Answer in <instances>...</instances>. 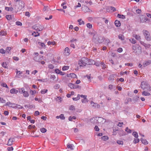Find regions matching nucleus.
Here are the masks:
<instances>
[{"label": "nucleus", "instance_id": "obj_1", "mask_svg": "<svg viewBox=\"0 0 151 151\" xmlns=\"http://www.w3.org/2000/svg\"><path fill=\"white\" fill-rule=\"evenodd\" d=\"M78 64L80 66H84L86 64L90 65L91 63H89L88 58L84 57L79 60Z\"/></svg>", "mask_w": 151, "mask_h": 151}, {"label": "nucleus", "instance_id": "obj_2", "mask_svg": "<svg viewBox=\"0 0 151 151\" xmlns=\"http://www.w3.org/2000/svg\"><path fill=\"white\" fill-rule=\"evenodd\" d=\"M141 87L143 90H147V91L151 90V87L145 81H142L141 83Z\"/></svg>", "mask_w": 151, "mask_h": 151}, {"label": "nucleus", "instance_id": "obj_3", "mask_svg": "<svg viewBox=\"0 0 151 151\" xmlns=\"http://www.w3.org/2000/svg\"><path fill=\"white\" fill-rule=\"evenodd\" d=\"M133 52L135 53H140L141 52V48L138 45H135L132 47Z\"/></svg>", "mask_w": 151, "mask_h": 151}, {"label": "nucleus", "instance_id": "obj_4", "mask_svg": "<svg viewBox=\"0 0 151 151\" xmlns=\"http://www.w3.org/2000/svg\"><path fill=\"white\" fill-rule=\"evenodd\" d=\"M93 39H94L96 41H97L99 43L103 41L102 37L99 36L96 34L93 35Z\"/></svg>", "mask_w": 151, "mask_h": 151}, {"label": "nucleus", "instance_id": "obj_5", "mask_svg": "<svg viewBox=\"0 0 151 151\" xmlns=\"http://www.w3.org/2000/svg\"><path fill=\"white\" fill-rule=\"evenodd\" d=\"M143 33L145 36V39L148 41H150L151 37L150 36V33L149 32L146 30H143Z\"/></svg>", "mask_w": 151, "mask_h": 151}, {"label": "nucleus", "instance_id": "obj_6", "mask_svg": "<svg viewBox=\"0 0 151 151\" xmlns=\"http://www.w3.org/2000/svg\"><path fill=\"white\" fill-rule=\"evenodd\" d=\"M32 28L38 31H41L42 29V27L40 25L38 24H36L33 25L32 27Z\"/></svg>", "mask_w": 151, "mask_h": 151}, {"label": "nucleus", "instance_id": "obj_7", "mask_svg": "<svg viewBox=\"0 0 151 151\" xmlns=\"http://www.w3.org/2000/svg\"><path fill=\"white\" fill-rule=\"evenodd\" d=\"M64 54L66 56H68L70 54V50L68 47H66L64 50Z\"/></svg>", "mask_w": 151, "mask_h": 151}, {"label": "nucleus", "instance_id": "obj_8", "mask_svg": "<svg viewBox=\"0 0 151 151\" xmlns=\"http://www.w3.org/2000/svg\"><path fill=\"white\" fill-rule=\"evenodd\" d=\"M97 117H94L92 118L90 120V122L91 123L93 124H95L97 123Z\"/></svg>", "mask_w": 151, "mask_h": 151}, {"label": "nucleus", "instance_id": "obj_9", "mask_svg": "<svg viewBox=\"0 0 151 151\" xmlns=\"http://www.w3.org/2000/svg\"><path fill=\"white\" fill-rule=\"evenodd\" d=\"M151 63V60H147L145 61L143 63V66L144 67H146L150 65Z\"/></svg>", "mask_w": 151, "mask_h": 151}, {"label": "nucleus", "instance_id": "obj_10", "mask_svg": "<svg viewBox=\"0 0 151 151\" xmlns=\"http://www.w3.org/2000/svg\"><path fill=\"white\" fill-rule=\"evenodd\" d=\"M97 123H103L104 122H105V120L101 117H97Z\"/></svg>", "mask_w": 151, "mask_h": 151}, {"label": "nucleus", "instance_id": "obj_11", "mask_svg": "<svg viewBox=\"0 0 151 151\" xmlns=\"http://www.w3.org/2000/svg\"><path fill=\"white\" fill-rule=\"evenodd\" d=\"M19 9L21 10L24 6V3L23 1H20L19 3Z\"/></svg>", "mask_w": 151, "mask_h": 151}, {"label": "nucleus", "instance_id": "obj_12", "mask_svg": "<svg viewBox=\"0 0 151 151\" xmlns=\"http://www.w3.org/2000/svg\"><path fill=\"white\" fill-rule=\"evenodd\" d=\"M13 139L11 138L9 139L7 145L9 146H11L12 144V142H13Z\"/></svg>", "mask_w": 151, "mask_h": 151}, {"label": "nucleus", "instance_id": "obj_13", "mask_svg": "<svg viewBox=\"0 0 151 151\" xmlns=\"http://www.w3.org/2000/svg\"><path fill=\"white\" fill-rule=\"evenodd\" d=\"M140 141L142 142V144L146 145L148 144V141L145 139H143V138H141L140 139Z\"/></svg>", "mask_w": 151, "mask_h": 151}, {"label": "nucleus", "instance_id": "obj_14", "mask_svg": "<svg viewBox=\"0 0 151 151\" xmlns=\"http://www.w3.org/2000/svg\"><path fill=\"white\" fill-rule=\"evenodd\" d=\"M25 107H27L29 109H32V108H34L35 107V106L34 105L32 104H28V105H26L24 106Z\"/></svg>", "mask_w": 151, "mask_h": 151}, {"label": "nucleus", "instance_id": "obj_15", "mask_svg": "<svg viewBox=\"0 0 151 151\" xmlns=\"http://www.w3.org/2000/svg\"><path fill=\"white\" fill-rule=\"evenodd\" d=\"M114 23L115 24V25L116 27H119L121 25V23L118 20H116L115 22Z\"/></svg>", "mask_w": 151, "mask_h": 151}, {"label": "nucleus", "instance_id": "obj_16", "mask_svg": "<svg viewBox=\"0 0 151 151\" xmlns=\"http://www.w3.org/2000/svg\"><path fill=\"white\" fill-rule=\"evenodd\" d=\"M18 92V91L17 90L15 89L14 88L12 89L10 91V93L12 94L17 93Z\"/></svg>", "mask_w": 151, "mask_h": 151}, {"label": "nucleus", "instance_id": "obj_17", "mask_svg": "<svg viewBox=\"0 0 151 151\" xmlns=\"http://www.w3.org/2000/svg\"><path fill=\"white\" fill-rule=\"evenodd\" d=\"M32 35L35 37H37L40 36V33L37 31L36 32H34L32 33Z\"/></svg>", "mask_w": 151, "mask_h": 151}, {"label": "nucleus", "instance_id": "obj_18", "mask_svg": "<svg viewBox=\"0 0 151 151\" xmlns=\"http://www.w3.org/2000/svg\"><path fill=\"white\" fill-rule=\"evenodd\" d=\"M78 22H79V24L81 25V24H84V22L83 21H82L81 19H80L78 20Z\"/></svg>", "mask_w": 151, "mask_h": 151}, {"label": "nucleus", "instance_id": "obj_19", "mask_svg": "<svg viewBox=\"0 0 151 151\" xmlns=\"http://www.w3.org/2000/svg\"><path fill=\"white\" fill-rule=\"evenodd\" d=\"M142 94L143 95L145 96H149L150 95V93L145 91H143L142 92Z\"/></svg>", "mask_w": 151, "mask_h": 151}, {"label": "nucleus", "instance_id": "obj_20", "mask_svg": "<svg viewBox=\"0 0 151 151\" xmlns=\"http://www.w3.org/2000/svg\"><path fill=\"white\" fill-rule=\"evenodd\" d=\"M118 37L121 40H124V36L122 34H119V35Z\"/></svg>", "mask_w": 151, "mask_h": 151}, {"label": "nucleus", "instance_id": "obj_21", "mask_svg": "<svg viewBox=\"0 0 151 151\" xmlns=\"http://www.w3.org/2000/svg\"><path fill=\"white\" fill-rule=\"evenodd\" d=\"M68 86L71 88H76V87H75V85L73 84L72 83H69L68 84Z\"/></svg>", "mask_w": 151, "mask_h": 151}, {"label": "nucleus", "instance_id": "obj_22", "mask_svg": "<svg viewBox=\"0 0 151 151\" xmlns=\"http://www.w3.org/2000/svg\"><path fill=\"white\" fill-rule=\"evenodd\" d=\"M39 45L42 48H45L46 47L44 43L39 42H38Z\"/></svg>", "mask_w": 151, "mask_h": 151}, {"label": "nucleus", "instance_id": "obj_23", "mask_svg": "<svg viewBox=\"0 0 151 151\" xmlns=\"http://www.w3.org/2000/svg\"><path fill=\"white\" fill-rule=\"evenodd\" d=\"M133 37L137 40H139L141 39L139 35H133Z\"/></svg>", "mask_w": 151, "mask_h": 151}, {"label": "nucleus", "instance_id": "obj_24", "mask_svg": "<svg viewBox=\"0 0 151 151\" xmlns=\"http://www.w3.org/2000/svg\"><path fill=\"white\" fill-rule=\"evenodd\" d=\"M73 145L72 144H68L67 145V147L68 148H70L71 150H73Z\"/></svg>", "mask_w": 151, "mask_h": 151}, {"label": "nucleus", "instance_id": "obj_25", "mask_svg": "<svg viewBox=\"0 0 151 151\" xmlns=\"http://www.w3.org/2000/svg\"><path fill=\"white\" fill-rule=\"evenodd\" d=\"M23 94L24 97H28L29 96L28 92L27 91H24L23 93Z\"/></svg>", "mask_w": 151, "mask_h": 151}, {"label": "nucleus", "instance_id": "obj_26", "mask_svg": "<svg viewBox=\"0 0 151 151\" xmlns=\"http://www.w3.org/2000/svg\"><path fill=\"white\" fill-rule=\"evenodd\" d=\"M49 10H50V9L48 6H44V8L43 9V10L45 11H49Z\"/></svg>", "mask_w": 151, "mask_h": 151}, {"label": "nucleus", "instance_id": "obj_27", "mask_svg": "<svg viewBox=\"0 0 151 151\" xmlns=\"http://www.w3.org/2000/svg\"><path fill=\"white\" fill-rule=\"evenodd\" d=\"M117 17L120 18L122 19H125V17L124 15H121L119 14H118Z\"/></svg>", "mask_w": 151, "mask_h": 151}, {"label": "nucleus", "instance_id": "obj_28", "mask_svg": "<svg viewBox=\"0 0 151 151\" xmlns=\"http://www.w3.org/2000/svg\"><path fill=\"white\" fill-rule=\"evenodd\" d=\"M130 42L132 44H135L136 43V41L133 38H131L129 40Z\"/></svg>", "mask_w": 151, "mask_h": 151}, {"label": "nucleus", "instance_id": "obj_29", "mask_svg": "<svg viewBox=\"0 0 151 151\" xmlns=\"http://www.w3.org/2000/svg\"><path fill=\"white\" fill-rule=\"evenodd\" d=\"M5 9L6 10L8 11H12L13 10V8L11 7H6L5 8Z\"/></svg>", "mask_w": 151, "mask_h": 151}, {"label": "nucleus", "instance_id": "obj_30", "mask_svg": "<svg viewBox=\"0 0 151 151\" xmlns=\"http://www.w3.org/2000/svg\"><path fill=\"white\" fill-rule=\"evenodd\" d=\"M132 134L133 136H134L136 138H137L138 137V135L137 134V132H134Z\"/></svg>", "mask_w": 151, "mask_h": 151}, {"label": "nucleus", "instance_id": "obj_31", "mask_svg": "<svg viewBox=\"0 0 151 151\" xmlns=\"http://www.w3.org/2000/svg\"><path fill=\"white\" fill-rule=\"evenodd\" d=\"M80 95L78 94L77 95V96L76 98H73V99L74 101H76L80 99Z\"/></svg>", "mask_w": 151, "mask_h": 151}, {"label": "nucleus", "instance_id": "obj_32", "mask_svg": "<svg viewBox=\"0 0 151 151\" xmlns=\"http://www.w3.org/2000/svg\"><path fill=\"white\" fill-rule=\"evenodd\" d=\"M101 139L104 141H106L109 139V137L107 136H104L102 137Z\"/></svg>", "mask_w": 151, "mask_h": 151}, {"label": "nucleus", "instance_id": "obj_33", "mask_svg": "<svg viewBox=\"0 0 151 151\" xmlns=\"http://www.w3.org/2000/svg\"><path fill=\"white\" fill-rule=\"evenodd\" d=\"M139 141V139L138 138V137L137 138H134V140L133 141V142L134 144H136L137 143H138Z\"/></svg>", "mask_w": 151, "mask_h": 151}, {"label": "nucleus", "instance_id": "obj_34", "mask_svg": "<svg viewBox=\"0 0 151 151\" xmlns=\"http://www.w3.org/2000/svg\"><path fill=\"white\" fill-rule=\"evenodd\" d=\"M34 60L36 61L39 62L40 60L39 56H35L34 58Z\"/></svg>", "mask_w": 151, "mask_h": 151}, {"label": "nucleus", "instance_id": "obj_35", "mask_svg": "<svg viewBox=\"0 0 151 151\" xmlns=\"http://www.w3.org/2000/svg\"><path fill=\"white\" fill-rule=\"evenodd\" d=\"M119 135L121 136L125 135L124 132L123 130H120L119 133Z\"/></svg>", "mask_w": 151, "mask_h": 151}, {"label": "nucleus", "instance_id": "obj_36", "mask_svg": "<svg viewBox=\"0 0 151 151\" xmlns=\"http://www.w3.org/2000/svg\"><path fill=\"white\" fill-rule=\"evenodd\" d=\"M76 118V117L75 116H73L72 117L70 116L68 118V120L69 121H72L73 119H75Z\"/></svg>", "mask_w": 151, "mask_h": 151}, {"label": "nucleus", "instance_id": "obj_37", "mask_svg": "<svg viewBox=\"0 0 151 151\" xmlns=\"http://www.w3.org/2000/svg\"><path fill=\"white\" fill-rule=\"evenodd\" d=\"M24 91V89L23 88H20L19 90V92L21 93H23Z\"/></svg>", "mask_w": 151, "mask_h": 151}, {"label": "nucleus", "instance_id": "obj_38", "mask_svg": "<svg viewBox=\"0 0 151 151\" xmlns=\"http://www.w3.org/2000/svg\"><path fill=\"white\" fill-rule=\"evenodd\" d=\"M6 17L7 19L10 20L12 19V16L11 15H6Z\"/></svg>", "mask_w": 151, "mask_h": 151}, {"label": "nucleus", "instance_id": "obj_39", "mask_svg": "<svg viewBox=\"0 0 151 151\" xmlns=\"http://www.w3.org/2000/svg\"><path fill=\"white\" fill-rule=\"evenodd\" d=\"M125 131L128 133H130L132 132V130L131 129H129L128 127H127L126 128Z\"/></svg>", "mask_w": 151, "mask_h": 151}, {"label": "nucleus", "instance_id": "obj_40", "mask_svg": "<svg viewBox=\"0 0 151 151\" xmlns=\"http://www.w3.org/2000/svg\"><path fill=\"white\" fill-rule=\"evenodd\" d=\"M40 131L41 132L43 133H44L46 132L47 130L45 128H42L40 129Z\"/></svg>", "mask_w": 151, "mask_h": 151}, {"label": "nucleus", "instance_id": "obj_41", "mask_svg": "<svg viewBox=\"0 0 151 151\" xmlns=\"http://www.w3.org/2000/svg\"><path fill=\"white\" fill-rule=\"evenodd\" d=\"M48 90L47 89H43L41 91V93L42 94H44L45 93H47Z\"/></svg>", "mask_w": 151, "mask_h": 151}, {"label": "nucleus", "instance_id": "obj_42", "mask_svg": "<svg viewBox=\"0 0 151 151\" xmlns=\"http://www.w3.org/2000/svg\"><path fill=\"white\" fill-rule=\"evenodd\" d=\"M69 77H70L72 78H75L76 77V75L74 73H70L69 74Z\"/></svg>", "mask_w": 151, "mask_h": 151}, {"label": "nucleus", "instance_id": "obj_43", "mask_svg": "<svg viewBox=\"0 0 151 151\" xmlns=\"http://www.w3.org/2000/svg\"><path fill=\"white\" fill-rule=\"evenodd\" d=\"M115 88V87L114 86H113L112 85H109V89L110 90H111L112 89H114Z\"/></svg>", "mask_w": 151, "mask_h": 151}, {"label": "nucleus", "instance_id": "obj_44", "mask_svg": "<svg viewBox=\"0 0 151 151\" xmlns=\"http://www.w3.org/2000/svg\"><path fill=\"white\" fill-rule=\"evenodd\" d=\"M2 65L5 68H7V64H6V62H3L2 64Z\"/></svg>", "mask_w": 151, "mask_h": 151}, {"label": "nucleus", "instance_id": "obj_45", "mask_svg": "<svg viewBox=\"0 0 151 151\" xmlns=\"http://www.w3.org/2000/svg\"><path fill=\"white\" fill-rule=\"evenodd\" d=\"M55 44V42H50L49 41L47 42V44L48 45H54Z\"/></svg>", "mask_w": 151, "mask_h": 151}, {"label": "nucleus", "instance_id": "obj_46", "mask_svg": "<svg viewBox=\"0 0 151 151\" xmlns=\"http://www.w3.org/2000/svg\"><path fill=\"white\" fill-rule=\"evenodd\" d=\"M17 104H14L12 103L11 104V105H10L9 107H12V108H16V106H17Z\"/></svg>", "mask_w": 151, "mask_h": 151}, {"label": "nucleus", "instance_id": "obj_47", "mask_svg": "<svg viewBox=\"0 0 151 151\" xmlns=\"http://www.w3.org/2000/svg\"><path fill=\"white\" fill-rule=\"evenodd\" d=\"M1 86H2L6 87V88H8V87L7 86V85L6 83H2L1 84Z\"/></svg>", "mask_w": 151, "mask_h": 151}, {"label": "nucleus", "instance_id": "obj_48", "mask_svg": "<svg viewBox=\"0 0 151 151\" xmlns=\"http://www.w3.org/2000/svg\"><path fill=\"white\" fill-rule=\"evenodd\" d=\"M115 105L118 106L120 104V101L118 100H116L115 101Z\"/></svg>", "mask_w": 151, "mask_h": 151}, {"label": "nucleus", "instance_id": "obj_49", "mask_svg": "<svg viewBox=\"0 0 151 151\" xmlns=\"http://www.w3.org/2000/svg\"><path fill=\"white\" fill-rule=\"evenodd\" d=\"M117 143L119 145H123V142L122 141L117 140Z\"/></svg>", "mask_w": 151, "mask_h": 151}, {"label": "nucleus", "instance_id": "obj_50", "mask_svg": "<svg viewBox=\"0 0 151 151\" xmlns=\"http://www.w3.org/2000/svg\"><path fill=\"white\" fill-rule=\"evenodd\" d=\"M55 89H58L60 88V85L59 84H56L54 87Z\"/></svg>", "mask_w": 151, "mask_h": 151}, {"label": "nucleus", "instance_id": "obj_51", "mask_svg": "<svg viewBox=\"0 0 151 151\" xmlns=\"http://www.w3.org/2000/svg\"><path fill=\"white\" fill-rule=\"evenodd\" d=\"M60 118L62 120H64L65 119V117L63 114H61L60 115Z\"/></svg>", "mask_w": 151, "mask_h": 151}, {"label": "nucleus", "instance_id": "obj_52", "mask_svg": "<svg viewBox=\"0 0 151 151\" xmlns=\"http://www.w3.org/2000/svg\"><path fill=\"white\" fill-rule=\"evenodd\" d=\"M69 68V67L68 66H64L63 68H62V70H67Z\"/></svg>", "mask_w": 151, "mask_h": 151}, {"label": "nucleus", "instance_id": "obj_53", "mask_svg": "<svg viewBox=\"0 0 151 151\" xmlns=\"http://www.w3.org/2000/svg\"><path fill=\"white\" fill-rule=\"evenodd\" d=\"M5 102V100H4L3 98L0 97V103H4Z\"/></svg>", "mask_w": 151, "mask_h": 151}, {"label": "nucleus", "instance_id": "obj_54", "mask_svg": "<svg viewBox=\"0 0 151 151\" xmlns=\"http://www.w3.org/2000/svg\"><path fill=\"white\" fill-rule=\"evenodd\" d=\"M6 33L4 31H2L0 32V35H5Z\"/></svg>", "mask_w": 151, "mask_h": 151}, {"label": "nucleus", "instance_id": "obj_55", "mask_svg": "<svg viewBox=\"0 0 151 151\" xmlns=\"http://www.w3.org/2000/svg\"><path fill=\"white\" fill-rule=\"evenodd\" d=\"M86 26H87V27H88V28H90V29L92 28V25L89 23H88L87 24Z\"/></svg>", "mask_w": 151, "mask_h": 151}, {"label": "nucleus", "instance_id": "obj_56", "mask_svg": "<svg viewBox=\"0 0 151 151\" xmlns=\"http://www.w3.org/2000/svg\"><path fill=\"white\" fill-rule=\"evenodd\" d=\"M91 104L92 105L93 107H96V104L94 103L93 101H91Z\"/></svg>", "mask_w": 151, "mask_h": 151}, {"label": "nucleus", "instance_id": "obj_57", "mask_svg": "<svg viewBox=\"0 0 151 151\" xmlns=\"http://www.w3.org/2000/svg\"><path fill=\"white\" fill-rule=\"evenodd\" d=\"M46 79H39L38 80V81H40L42 82H46Z\"/></svg>", "mask_w": 151, "mask_h": 151}, {"label": "nucleus", "instance_id": "obj_58", "mask_svg": "<svg viewBox=\"0 0 151 151\" xmlns=\"http://www.w3.org/2000/svg\"><path fill=\"white\" fill-rule=\"evenodd\" d=\"M16 24L18 26H22V23L19 21L16 22Z\"/></svg>", "mask_w": 151, "mask_h": 151}, {"label": "nucleus", "instance_id": "obj_59", "mask_svg": "<svg viewBox=\"0 0 151 151\" xmlns=\"http://www.w3.org/2000/svg\"><path fill=\"white\" fill-rule=\"evenodd\" d=\"M69 109L71 110H73L75 109V107L73 105L70 106L69 107Z\"/></svg>", "mask_w": 151, "mask_h": 151}, {"label": "nucleus", "instance_id": "obj_60", "mask_svg": "<svg viewBox=\"0 0 151 151\" xmlns=\"http://www.w3.org/2000/svg\"><path fill=\"white\" fill-rule=\"evenodd\" d=\"M6 51L3 49H1L0 50V53L2 54H4L5 53Z\"/></svg>", "mask_w": 151, "mask_h": 151}, {"label": "nucleus", "instance_id": "obj_61", "mask_svg": "<svg viewBox=\"0 0 151 151\" xmlns=\"http://www.w3.org/2000/svg\"><path fill=\"white\" fill-rule=\"evenodd\" d=\"M94 130L96 131H99V129L97 126H96L94 128Z\"/></svg>", "mask_w": 151, "mask_h": 151}, {"label": "nucleus", "instance_id": "obj_62", "mask_svg": "<svg viewBox=\"0 0 151 151\" xmlns=\"http://www.w3.org/2000/svg\"><path fill=\"white\" fill-rule=\"evenodd\" d=\"M11 50V48L10 47H7L6 50V52L8 53H9V51Z\"/></svg>", "mask_w": 151, "mask_h": 151}, {"label": "nucleus", "instance_id": "obj_63", "mask_svg": "<svg viewBox=\"0 0 151 151\" xmlns=\"http://www.w3.org/2000/svg\"><path fill=\"white\" fill-rule=\"evenodd\" d=\"M123 51V50L122 48L120 47L117 50V51L119 52H122Z\"/></svg>", "mask_w": 151, "mask_h": 151}, {"label": "nucleus", "instance_id": "obj_64", "mask_svg": "<svg viewBox=\"0 0 151 151\" xmlns=\"http://www.w3.org/2000/svg\"><path fill=\"white\" fill-rule=\"evenodd\" d=\"M48 67L50 68L51 69H52L54 68V66L52 64H50L49 65Z\"/></svg>", "mask_w": 151, "mask_h": 151}]
</instances>
